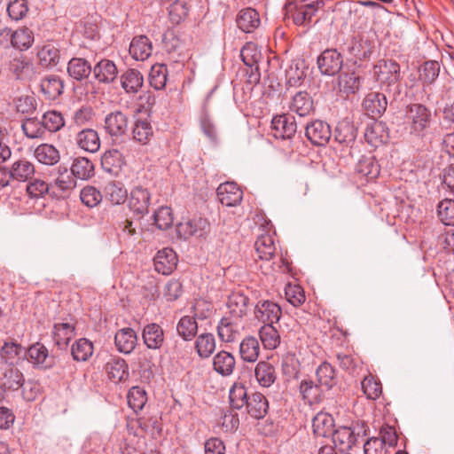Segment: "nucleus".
<instances>
[{
    "label": "nucleus",
    "instance_id": "f257e3e1",
    "mask_svg": "<svg viewBox=\"0 0 454 454\" xmlns=\"http://www.w3.org/2000/svg\"><path fill=\"white\" fill-rule=\"evenodd\" d=\"M406 123L411 135L423 137L431 122V112L422 104H411L407 106Z\"/></svg>",
    "mask_w": 454,
    "mask_h": 454
},
{
    "label": "nucleus",
    "instance_id": "f03ea898",
    "mask_svg": "<svg viewBox=\"0 0 454 454\" xmlns=\"http://www.w3.org/2000/svg\"><path fill=\"white\" fill-rule=\"evenodd\" d=\"M325 6L323 0L308 3L305 0H287L286 8L292 12L293 20L298 26L307 25L312 21L316 12Z\"/></svg>",
    "mask_w": 454,
    "mask_h": 454
},
{
    "label": "nucleus",
    "instance_id": "7ed1b4c3",
    "mask_svg": "<svg viewBox=\"0 0 454 454\" xmlns=\"http://www.w3.org/2000/svg\"><path fill=\"white\" fill-rule=\"evenodd\" d=\"M372 77L381 89L388 88L400 80V66L394 60L380 59L372 67Z\"/></svg>",
    "mask_w": 454,
    "mask_h": 454
},
{
    "label": "nucleus",
    "instance_id": "20e7f679",
    "mask_svg": "<svg viewBox=\"0 0 454 454\" xmlns=\"http://www.w3.org/2000/svg\"><path fill=\"white\" fill-rule=\"evenodd\" d=\"M254 317L263 325L278 324L282 316L280 306L270 300H260L254 306Z\"/></svg>",
    "mask_w": 454,
    "mask_h": 454
},
{
    "label": "nucleus",
    "instance_id": "39448f33",
    "mask_svg": "<svg viewBox=\"0 0 454 454\" xmlns=\"http://www.w3.org/2000/svg\"><path fill=\"white\" fill-rule=\"evenodd\" d=\"M317 63L322 74L333 76L340 71L343 58L337 50L326 49L318 56Z\"/></svg>",
    "mask_w": 454,
    "mask_h": 454
},
{
    "label": "nucleus",
    "instance_id": "423d86ee",
    "mask_svg": "<svg viewBox=\"0 0 454 454\" xmlns=\"http://www.w3.org/2000/svg\"><path fill=\"white\" fill-rule=\"evenodd\" d=\"M356 430V427L352 428L349 427H340L337 429H333L331 434L333 444L339 450L348 451L356 444L360 433L364 434L363 427H359L357 432Z\"/></svg>",
    "mask_w": 454,
    "mask_h": 454
},
{
    "label": "nucleus",
    "instance_id": "0eeeda50",
    "mask_svg": "<svg viewBox=\"0 0 454 454\" xmlns=\"http://www.w3.org/2000/svg\"><path fill=\"white\" fill-rule=\"evenodd\" d=\"M151 194L147 189L142 186H136L130 192L129 207L134 215L140 219L148 213Z\"/></svg>",
    "mask_w": 454,
    "mask_h": 454
},
{
    "label": "nucleus",
    "instance_id": "6e6552de",
    "mask_svg": "<svg viewBox=\"0 0 454 454\" xmlns=\"http://www.w3.org/2000/svg\"><path fill=\"white\" fill-rule=\"evenodd\" d=\"M271 129L276 138L290 139L295 135L297 125L294 116L281 114L272 119Z\"/></svg>",
    "mask_w": 454,
    "mask_h": 454
},
{
    "label": "nucleus",
    "instance_id": "1a4fd4ad",
    "mask_svg": "<svg viewBox=\"0 0 454 454\" xmlns=\"http://www.w3.org/2000/svg\"><path fill=\"white\" fill-rule=\"evenodd\" d=\"M249 298L240 292L231 293L226 303L228 309L226 316L241 321L249 311Z\"/></svg>",
    "mask_w": 454,
    "mask_h": 454
},
{
    "label": "nucleus",
    "instance_id": "9d476101",
    "mask_svg": "<svg viewBox=\"0 0 454 454\" xmlns=\"http://www.w3.org/2000/svg\"><path fill=\"white\" fill-rule=\"evenodd\" d=\"M216 194L221 204L226 207H235L239 205L243 199V192L234 182H225L221 184Z\"/></svg>",
    "mask_w": 454,
    "mask_h": 454
},
{
    "label": "nucleus",
    "instance_id": "9b49d317",
    "mask_svg": "<svg viewBox=\"0 0 454 454\" xmlns=\"http://www.w3.org/2000/svg\"><path fill=\"white\" fill-rule=\"evenodd\" d=\"M176 252L168 247L163 248L153 258L154 269L162 275H169L177 265Z\"/></svg>",
    "mask_w": 454,
    "mask_h": 454
},
{
    "label": "nucleus",
    "instance_id": "f8f14e48",
    "mask_svg": "<svg viewBox=\"0 0 454 454\" xmlns=\"http://www.w3.org/2000/svg\"><path fill=\"white\" fill-rule=\"evenodd\" d=\"M363 108L373 119L379 118L386 111L387 100L380 92H370L363 100Z\"/></svg>",
    "mask_w": 454,
    "mask_h": 454
},
{
    "label": "nucleus",
    "instance_id": "ddd939ff",
    "mask_svg": "<svg viewBox=\"0 0 454 454\" xmlns=\"http://www.w3.org/2000/svg\"><path fill=\"white\" fill-rule=\"evenodd\" d=\"M332 136L330 126L322 121H315L306 127V137L316 145H325Z\"/></svg>",
    "mask_w": 454,
    "mask_h": 454
},
{
    "label": "nucleus",
    "instance_id": "4468645a",
    "mask_svg": "<svg viewBox=\"0 0 454 454\" xmlns=\"http://www.w3.org/2000/svg\"><path fill=\"white\" fill-rule=\"evenodd\" d=\"M35 173V164L26 158L15 160L9 168V177L18 182H27L30 180Z\"/></svg>",
    "mask_w": 454,
    "mask_h": 454
},
{
    "label": "nucleus",
    "instance_id": "2eb2a0df",
    "mask_svg": "<svg viewBox=\"0 0 454 454\" xmlns=\"http://www.w3.org/2000/svg\"><path fill=\"white\" fill-rule=\"evenodd\" d=\"M26 356L29 362L40 368L49 369L55 364L54 357L49 356L46 347L38 342L26 349Z\"/></svg>",
    "mask_w": 454,
    "mask_h": 454
},
{
    "label": "nucleus",
    "instance_id": "dca6fc26",
    "mask_svg": "<svg viewBox=\"0 0 454 454\" xmlns=\"http://www.w3.org/2000/svg\"><path fill=\"white\" fill-rule=\"evenodd\" d=\"M128 117L121 111L108 114L105 118V129L112 137H120L128 130Z\"/></svg>",
    "mask_w": 454,
    "mask_h": 454
},
{
    "label": "nucleus",
    "instance_id": "f3484780",
    "mask_svg": "<svg viewBox=\"0 0 454 454\" xmlns=\"http://www.w3.org/2000/svg\"><path fill=\"white\" fill-rule=\"evenodd\" d=\"M142 339L148 348L160 349L165 340L164 331L162 327L156 323L148 324L143 328Z\"/></svg>",
    "mask_w": 454,
    "mask_h": 454
},
{
    "label": "nucleus",
    "instance_id": "a211bd4d",
    "mask_svg": "<svg viewBox=\"0 0 454 454\" xmlns=\"http://www.w3.org/2000/svg\"><path fill=\"white\" fill-rule=\"evenodd\" d=\"M137 336L129 327L118 330L114 335V344L117 350L123 354H130L136 348Z\"/></svg>",
    "mask_w": 454,
    "mask_h": 454
},
{
    "label": "nucleus",
    "instance_id": "6ab92c4d",
    "mask_svg": "<svg viewBox=\"0 0 454 454\" xmlns=\"http://www.w3.org/2000/svg\"><path fill=\"white\" fill-rule=\"evenodd\" d=\"M299 392L302 400L309 405L319 403L324 396L323 388L310 379L301 380Z\"/></svg>",
    "mask_w": 454,
    "mask_h": 454
},
{
    "label": "nucleus",
    "instance_id": "aec40b11",
    "mask_svg": "<svg viewBox=\"0 0 454 454\" xmlns=\"http://www.w3.org/2000/svg\"><path fill=\"white\" fill-rule=\"evenodd\" d=\"M240 322V320L224 316L217 325L220 340L224 342H233L239 335Z\"/></svg>",
    "mask_w": 454,
    "mask_h": 454
},
{
    "label": "nucleus",
    "instance_id": "412c9836",
    "mask_svg": "<svg viewBox=\"0 0 454 454\" xmlns=\"http://www.w3.org/2000/svg\"><path fill=\"white\" fill-rule=\"evenodd\" d=\"M289 109L301 117L307 116L314 111L313 99L308 92L299 91L291 98Z\"/></svg>",
    "mask_w": 454,
    "mask_h": 454
},
{
    "label": "nucleus",
    "instance_id": "4be33fe9",
    "mask_svg": "<svg viewBox=\"0 0 454 454\" xmlns=\"http://www.w3.org/2000/svg\"><path fill=\"white\" fill-rule=\"evenodd\" d=\"M235 366V357L230 352L221 350L213 357V369L223 377L231 375Z\"/></svg>",
    "mask_w": 454,
    "mask_h": 454
},
{
    "label": "nucleus",
    "instance_id": "5701e85b",
    "mask_svg": "<svg viewBox=\"0 0 454 454\" xmlns=\"http://www.w3.org/2000/svg\"><path fill=\"white\" fill-rule=\"evenodd\" d=\"M75 141L81 149L89 153H96L100 148L99 136L92 129H85L78 132Z\"/></svg>",
    "mask_w": 454,
    "mask_h": 454
},
{
    "label": "nucleus",
    "instance_id": "b1692460",
    "mask_svg": "<svg viewBox=\"0 0 454 454\" xmlns=\"http://www.w3.org/2000/svg\"><path fill=\"white\" fill-rule=\"evenodd\" d=\"M93 74L99 82L111 83L117 77L118 70L114 61L104 59L95 65Z\"/></svg>",
    "mask_w": 454,
    "mask_h": 454
},
{
    "label": "nucleus",
    "instance_id": "393cba45",
    "mask_svg": "<svg viewBox=\"0 0 454 454\" xmlns=\"http://www.w3.org/2000/svg\"><path fill=\"white\" fill-rule=\"evenodd\" d=\"M334 419L332 415L318 412L312 419L313 434L317 437H328L333 434Z\"/></svg>",
    "mask_w": 454,
    "mask_h": 454
},
{
    "label": "nucleus",
    "instance_id": "a878e982",
    "mask_svg": "<svg viewBox=\"0 0 454 454\" xmlns=\"http://www.w3.org/2000/svg\"><path fill=\"white\" fill-rule=\"evenodd\" d=\"M22 372L13 365L7 364L0 377V384L4 389L18 390L24 384Z\"/></svg>",
    "mask_w": 454,
    "mask_h": 454
},
{
    "label": "nucleus",
    "instance_id": "bb28decb",
    "mask_svg": "<svg viewBox=\"0 0 454 454\" xmlns=\"http://www.w3.org/2000/svg\"><path fill=\"white\" fill-rule=\"evenodd\" d=\"M152 51V43L145 35L134 37L129 50L133 59L141 61L147 59L151 56Z\"/></svg>",
    "mask_w": 454,
    "mask_h": 454
},
{
    "label": "nucleus",
    "instance_id": "cd10ccee",
    "mask_svg": "<svg viewBox=\"0 0 454 454\" xmlns=\"http://www.w3.org/2000/svg\"><path fill=\"white\" fill-rule=\"evenodd\" d=\"M237 26L245 33H251L260 25L259 13L253 8L241 10L236 19Z\"/></svg>",
    "mask_w": 454,
    "mask_h": 454
},
{
    "label": "nucleus",
    "instance_id": "c85d7f7f",
    "mask_svg": "<svg viewBox=\"0 0 454 454\" xmlns=\"http://www.w3.org/2000/svg\"><path fill=\"white\" fill-rule=\"evenodd\" d=\"M36 160L43 165L53 166L60 160L59 151L51 144L39 145L34 151Z\"/></svg>",
    "mask_w": 454,
    "mask_h": 454
},
{
    "label": "nucleus",
    "instance_id": "c756f323",
    "mask_svg": "<svg viewBox=\"0 0 454 454\" xmlns=\"http://www.w3.org/2000/svg\"><path fill=\"white\" fill-rule=\"evenodd\" d=\"M108 378L117 383L129 377L128 364L123 358L112 357L105 366Z\"/></svg>",
    "mask_w": 454,
    "mask_h": 454
},
{
    "label": "nucleus",
    "instance_id": "7c9ffc66",
    "mask_svg": "<svg viewBox=\"0 0 454 454\" xmlns=\"http://www.w3.org/2000/svg\"><path fill=\"white\" fill-rule=\"evenodd\" d=\"M254 376L262 387H270L277 379L274 366L267 361H260L254 367Z\"/></svg>",
    "mask_w": 454,
    "mask_h": 454
},
{
    "label": "nucleus",
    "instance_id": "2f4dec72",
    "mask_svg": "<svg viewBox=\"0 0 454 454\" xmlns=\"http://www.w3.org/2000/svg\"><path fill=\"white\" fill-rule=\"evenodd\" d=\"M143 83V75L137 69H128L121 75V84L126 93H137L142 88Z\"/></svg>",
    "mask_w": 454,
    "mask_h": 454
},
{
    "label": "nucleus",
    "instance_id": "473e14b6",
    "mask_svg": "<svg viewBox=\"0 0 454 454\" xmlns=\"http://www.w3.org/2000/svg\"><path fill=\"white\" fill-rule=\"evenodd\" d=\"M317 384L325 390H330L337 384L335 369L327 362H323L316 370Z\"/></svg>",
    "mask_w": 454,
    "mask_h": 454
},
{
    "label": "nucleus",
    "instance_id": "72a5a7b5",
    "mask_svg": "<svg viewBox=\"0 0 454 454\" xmlns=\"http://www.w3.org/2000/svg\"><path fill=\"white\" fill-rule=\"evenodd\" d=\"M246 405L250 416L257 419L263 418L269 409L268 400L259 392L254 393L249 396Z\"/></svg>",
    "mask_w": 454,
    "mask_h": 454
},
{
    "label": "nucleus",
    "instance_id": "f704fd0d",
    "mask_svg": "<svg viewBox=\"0 0 454 454\" xmlns=\"http://www.w3.org/2000/svg\"><path fill=\"white\" fill-rule=\"evenodd\" d=\"M373 49V43L370 39L364 36H357L351 41L348 51L355 58L363 60L370 58Z\"/></svg>",
    "mask_w": 454,
    "mask_h": 454
},
{
    "label": "nucleus",
    "instance_id": "c9c22d12",
    "mask_svg": "<svg viewBox=\"0 0 454 454\" xmlns=\"http://www.w3.org/2000/svg\"><path fill=\"white\" fill-rule=\"evenodd\" d=\"M255 250L261 260L269 261L275 254L276 247L273 236L270 232L261 234L255 243Z\"/></svg>",
    "mask_w": 454,
    "mask_h": 454
},
{
    "label": "nucleus",
    "instance_id": "e433bc0d",
    "mask_svg": "<svg viewBox=\"0 0 454 454\" xmlns=\"http://www.w3.org/2000/svg\"><path fill=\"white\" fill-rule=\"evenodd\" d=\"M92 71L90 63L82 58H73L67 64L68 74L77 81L88 78Z\"/></svg>",
    "mask_w": 454,
    "mask_h": 454
},
{
    "label": "nucleus",
    "instance_id": "4c0bfd02",
    "mask_svg": "<svg viewBox=\"0 0 454 454\" xmlns=\"http://www.w3.org/2000/svg\"><path fill=\"white\" fill-rule=\"evenodd\" d=\"M259 337L265 349L273 350L277 348L281 341L280 334L274 325H263L259 329Z\"/></svg>",
    "mask_w": 454,
    "mask_h": 454
},
{
    "label": "nucleus",
    "instance_id": "58836bf2",
    "mask_svg": "<svg viewBox=\"0 0 454 454\" xmlns=\"http://www.w3.org/2000/svg\"><path fill=\"white\" fill-rule=\"evenodd\" d=\"M260 347L256 338L247 336L240 342L239 354L245 362H255L259 356Z\"/></svg>",
    "mask_w": 454,
    "mask_h": 454
},
{
    "label": "nucleus",
    "instance_id": "ea45409f",
    "mask_svg": "<svg viewBox=\"0 0 454 454\" xmlns=\"http://www.w3.org/2000/svg\"><path fill=\"white\" fill-rule=\"evenodd\" d=\"M356 171L358 176L369 181L378 177L380 167L373 157H362L356 164Z\"/></svg>",
    "mask_w": 454,
    "mask_h": 454
},
{
    "label": "nucleus",
    "instance_id": "a19ab883",
    "mask_svg": "<svg viewBox=\"0 0 454 454\" xmlns=\"http://www.w3.org/2000/svg\"><path fill=\"white\" fill-rule=\"evenodd\" d=\"M0 356L7 364L13 365L26 356V348L16 342H5L1 348Z\"/></svg>",
    "mask_w": 454,
    "mask_h": 454
},
{
    "label": "nucleus",
    "instance_id": "79ce46f5",
    "mask_svg": "<svg viewBox=\"0 0 454 454\" xmlns=\"http://www.w3.org/2000/svg\"><path fill=\"white\" fill-rule=\"evenodd\" d=\"M104 195L106 200L113 205H120L127 199V190L121 184L112 181L105 185Z\"/></svg>",
    "mask_w": 454,
    "mask_h": 454
},
{
    "label": "nucleus",
    "instance_id": "37998d69",
    "mask_svg": "<svg viewBox=\"0 0 454 454\" xmlns=\"http://www.w3.org/2000/svg\"><path fill=\"white\" fill-rule=\"evenodd\" d=\"M176 331L184 340H192L197 334L198 323L193 316H184L176 325Z\"/></svg>",
    "mask_w": 454,
    "mask_h": 454
},
{
    "label": "nucleus",
    "instance_id": "c03bdc74",
    "mask_svg": "<svg viewBox=\"0 0 454 454\" xmlns=\"http://www.w3.org/2000/svg\"><path fill=\"white\" fill-rule=\"evenodd\" d=\"M37 57L42 67H55L59 61V50L54 44L47 43L38 51Z\"/></svg>",
    "mask_w": 454,
    "mask_h": 454
},
{
    "label": "nucleus",
    "instance_id": "a18cd8bd",
    "mask_svg": "<svg viewBox=\"0 0 454 454\" xmlns=\"http://www.w3.org/2000/svg\"><path fill=\"white\" fill-rule=\"evenodd\" d=\"M74 335V326L69 323H57L53 326V340L59 347L67 346Z\"/></svg>",
    "mask_w": 454,
    "mask_h": 454
},
{
    "label": "nucleus",
    "instance_id": "49530a36",
    "mask_svg": "<svg viewBox=\"0 0 454 454\" xmlns=\"http://www.w3.org/2000/svg\"><path fill=\"white\" fill-rule=\"evenodd\" d=\"M335 140L340 144L349 145L356 137V129L353 123L342 121H340L335 129Z\"/></svg>",
    "mask_w": 454,
    "mask_h": 454
},
{
    "label": "nucleus",
    "instance_id": "de8ad7c7",
    "mask_svg": "<svg viewBox=\"0 0 454 454\" xmlns=\"http://www.w3.org/2000/svg\"><path fill=\"white\" fill-rule=\"evenodd\" d=\"M360 88V77L355 73H341L338 77V89L346 94L356 93Z\"/></svg>",
    "mask_w": 454,
    "mask_h": 454
},
{
    "label": "nucleus",
    "instance_id": "09e8293b",
    "mask_svg": "<svg viewBox=\"0 0 454 454\" xmlns=\"http://www.w3.org/2000/svg\"><path fill=\"white\" fill-rule=\"evenodd\" d=\"M71 172L75 177L86 180L94 175V165L89 159L78 157L73 161Z\"/></svg>",
    "mask_w": 454,
    "mask_h": 454
},
{
    "label": "nucleus",
    "instance_id": "8fccbe9b",
    "mask_svg": "<svg viewBox=\"0 0 454 454\" xmlns=\"http://www.w3.org/2000/svg\"><path fill=\"white\" fill-rule=\"evenodd\" d=\"M440 64L435 60L426 61L419 70V79L423 85H431L440 73Z\"/></svg>",
    "mask_w": 454,
    "mask_h": 454
},
{
    "label": "nucleus",
    "instance_id": "3c124183",
    "mask_svg": "<svg viewBox=\"0 0 454 454\" xmlns=\"http://www.w3.org/2000/svg\"><path fill=\"white\" fill-rule=\"evenodd\" d=\"M93 349L91 341L85 338H81L72 345L71 353L74 360L85 362L92 356Z\"/></svg>",
    "mask_w": 454,
    "mask_h": 454
},
{
    "label": "nucleus",
    "instance_id": "603ef678",
    "mask_svg": "<svg viewBox=\"0 0 454 454\" xmlns=\"http://www.w3.org/2000/svg\"><path fill=\"white\" fill-rule=\"evenodd\" d=\"M247 392L240 382H235L230 388L229 400L232 409L239 410L247 403Z\"/></svg>",
    "mask_w": 454,
    "mask_h": 454
},
{
    "label": "nucleus",
    "instance_id": "864d4df0",
    "mask_svg": "<svg viewBox=\"0 0 454 454\" xmlns=\"http://www.w3.org/2000/svg\"><path fill=\"white\" fill-rule=\"evenodd\" d=\"M195 348L201 358L209 357L215 349V339L212 333H202L195 341Z\"/></svg>",
    "mask_w": 454,
    "mask_h": 454
},
{
    "label": "nucleus",
    "instance_id": "5fc2aeb1",
    "mask_svg": "<svg viewBox=\"0 0 454 454\" xmlns=\"http://www.w3.org/2000/svg\"><path fill=\"white\" fill-rule=\"evenodd\" d=\"M41 89L48 99L54 100L63 92L64 85L59 78L49 76L43 80Z\"/></svg>",
    "mask_w": 454,
    "mask_h": 454
},
{
    "label": "nucleus",
    "instance_id": "6e6d98bb",
    "mask_svg": "<svg viewBox=\"0 0 454 454\" xmlns=\"http://www.w3.org/2000/svg\"><path fill=\"white\" fill-rule=\"evenodd\" d=\"M34 42L33 32L27 27H21L12 32V45L20 51L31 47Z\"/></svg>",
    "mask_w": 454,
    "mask_h": 454
},
{
    "label": "nucleus",
    "instance_id": "4d7b16f0",
    "mask_svg": "<svg viewBox=\"0 0 454 454\" xmlns=\"http://www.w3.org/2000/svg\"><path fill=\"white\" fill-rule=\"evenodd\" d=\"M168 68L164 64H155L149 74V82L155 90H162L166 86Z\"/></svg>",
    "mask_w": 454,
    "mask_h": 454
},
{
    "label": "nucleus",
    "instance_id": "13d9d810",
    "mask_svg": "<svg viewBox=\"0 0 454 454\" xmlns=\"http://www.w3.org/2000/svg\"><path fill=\"white\" fill-rule=\"evenodd\" d=\"M437 216L445 226H454V200L445 199L437 206Z\"/></svg>",
    "mask_w": 454,
    "mask_h": 454
},
{
    "label": "nucleus",
    "instance_id": "bf43d9fd",
    "mask_svg": "<svg viewBox=\"0 0 454 454\" xmlns=\"http://www.w3.org/2000/svg\"><path fill=\"white\" fill-rule=\"evenodd\" d=\"M133 138L142 145H146L153 135L151 123L147 120H137L132 130Z\"/></svg>",
    "mask_w": 454,
    "mask_h": 454
},
{
    "label": "nucleus",
    "instance_id": "052dcab7",
    "mask_svg": "<svg viewBox=\"0 0 454 454\" xmlns=\"http://www.w3.org/2000/svg\"><path fill=\"white\" fill-rule=\"evenodd\" d=\"M127 399L129 406L137 413L146 403V392L140 387H132L128 392Z\"/></svg>",
    "mask_w": 454,
    "mask_h": 454
},
{
    "label": "nucleus",
    "instance_id": "680f3d73",
    "mask_svg": "<svg viewBox=\"0 0 454 454\" xmlns=\"http://www.w3.org/2000/svg\"><path fill=\"white\" fill-rule=\"evenodd\" d=\"M361 384L363 392L368 399L376 400L381 395V383L372 374L364 377Z\"/></svg>",
    "mask_w": 454,
    "mask_h": 454
},
{
    "label": "nucleus",
    "instance_id": "e2e57ef3",
    "mask_svg": "<svg viewBox=\"0 0 454 454\" xmlns=\"http://www.w3.org/2000/svg\"><path fill=\"white\" fill-rule=\"evenodd\" d=\"M44 129L50 132H56L62 129L65 125L64 118L61 113L58 111H48L42 118Z\"/></svg>",
    "mask_w": 454,
    "mask_h": 454
},
{
    "label": "nucleus",
    "instance_id": "0e129e2a",
    "mask_svg": "<svg viewBox=\"0 0 454 454\" xmlns=\"http://www.w3.org/2000/svg\"><path fill=\"white\" fill-rule=\"evenodd\" d=\"M80 199L86 207H94L102 201L103 196L96 187L87 185L82 189Z\"/></svg>",
    "mask_w": 454,
    "mask_h": 454
},
{
    "label": "nucleus",
    "instance_id": "69168bd1",
    "mask_svg": "<svg viewBox=\"0 0 454 454\" xmlns=\"http://www.w3.org/2000/svg\"><path fill=\"white\" fill-rule=\"evenodd\" d=\"M240 57L246 66L252 67L261 58V51L255 43L249 42L242 47Z\"/></svg>",
    "mask_w": 454,
    "mask_h": 454
},
{
    "label": "nucleus",
    "instance_id": "338daca9",
    "mask_svg": "<svg viewBox=\"0 0 454 454\" xmlns=\"http://www.w3.org/2000/svg\"><path fill=\"white\" fill-rule=\"evenodd\" d=\"M22 130L28 138H38L44 134L43 121L35 118L27 119L21 125Z\"/></svg>",
    "mask_w": 454,
    "mask_h": 454
},
{
    "label": "nucleus",
    "instance_id": "774afa93",
    "mask_svg": "<svg viewBox=\"0 0 454 454\" xmlns=\"http://www.w3.org/2000/svg\"><path fill=\"white\" fill-rule=\"evenodd\" d=\"M188 12L187 4L184 1L176 0L168 8L169 19L173 23L179 24L188 15Z\"/></svg>",
    "mask_w": 454,
    "mask_h": 454
}]
</instances>
